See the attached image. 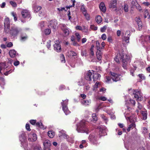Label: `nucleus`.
Segmentation results:
<instances>
[{
  "label": "nucleus",
  "mask_w": 150,
  "mask_h": 150,
  "mask_svg": "<svg viewBox=\"0 0 150 150\" xmlns=\"http://www.w3.org/2000/svg\"><path fill=\"white\" fill-rule=\"evenodd\" d=\"M41 8L42 7L40 6H35L34 8L35 11L36 12H37L39 11L41 9Z\"/></svg>",
  "instance_id": "obj_34"
},
{
  "label": "nucleus",
  "mask_w": 150,
  "mask_h": 150,
  "mask_svg": "<svg viewBox=\"0 0 150 150\" xmlns=\"http://www.w3.org/2000/svg\"><path fill=\"white\" fill-rule=\"evenodd\" d=\"M54 49L56 51L59 52L61 51V46L59 44V41L58 40L56 41L54 45Z\"/></svg>",
  "instance_id": "obj_8"
},
{
  "label": "nucleus",
  "mask_w": 150,
  "mask_h": 150,
  "mask_svg": "<svg viewBox=\"0 0 150 150\" xmlns=\"http://www.w3.org/2000/svg\"><path fill=\"white\" fill-rule=\"evenodd\" d=\"M57 24V21L55 19H54L50 21L48 26L49 28H53L54 30V31Z\"/></svg>",
  "instance_id": "obj_7"
},
{
  "label": "nucleus",
  "mask_w": 150,
  "mask_h": 150,
  "mask_svg": "<svg viewBox=\"0 0 150 150\" xmlns=\"http://www.w3.org/2000/svg\"><path fill=\"white\" fill-rule=\"evenodd\" d=\"M129 57L127 55L121 56L120 54H117L114 60L117 63H120V60H122L123 62V67H126L127 64V62L129 60Z\"/></svg>",
  "instance_id": "obj_1"
},
{
  "label": "nucleus",
  "mask_w": 150,
  "mask_h": 150,
  "mask_svg": "<svg viewBox=\"0 0 150 150\" xmlns=\"http://www.w3.org/2000/svg\"><path fill=\"white\" fill-rule=\"evenodd\" d=\"M96 47L97 50H101L102 48V47L100 48V44L98 41H96Z\"/></svg>",
  "instance_id": "obj_36"
},
{
  "label": "nucleus",
  "mask_w": 150,
  "mask_h": 150,
  "mask_svg": "<svg viewBox=\"0 0 150 150\" xmlns=\"http://www.w3.org/2000/svg\"><path fill=\"white\" fill-rule=\"evenodd\" d=\"M77 130L78 132H86L88 130L87 127V123L85 120L81 121L77 125Z\"/></svg>",
  "instance_id": "obj_2"
},
{
  "label": "nucleus",
  "mask_w": 150,
  "mask_h": 150,
  "mask_svg": "<svg viewBox=\"0 0 150 150\" xmlns=\"http://www.w3.org/2000/svg\"><path fill=\"white\" fill-rule=\"evenodd\" d=\"M37 139V135L35 134H33L31 136V138H29L28 139V141L32 142L35 141Z\"/></svg>",
  "instance_id": "obj_16"
},
{
  "label": "nucleus",
  "mask_w": 150,
  "mask_h": 150,
  "mask_svg": "<svg viewBox=\"0 0 150 150\" xmlns=\"http://www.w3.org/2000/svg\"><path fill=\"white\" fill-rule=\"evenodd\" d=\"M51 41L50 40H48L47 42V47L49 49L51 46Z\"/></svg>",
  "instance_id": "obj_49"
},
{
  "label": "nucleus",
  "mask_w": 150,
  "mask_h": 150,
  "mask_svg": "<svg viewBox=\"0 0 150 150\" xmlns=\"http://www.w3.org/2000/svg\"><path fill=\"white\" fill-rule=\"evenodd\" d=\"M13 46V44L11 42H8L6 45L7 47H12Z\"/></svg>",
  "instance_id": "obj_56"
},
{
  "label": "nucleus",
  "mask_w": 150,
  "mask_h": 150,
  "mask_svg": "<svg viewBox=\"0 0 150 150\" xmlns=\"http://www.w3.org/2000/svg\"><path fill=\"white\" fill-rule=\"evenodd\" d=\"M36 125L41 129H44L45 128L44 127V125L41 123V122H37L36 123Z\"/></svg>",
  "instance_id": "obj_24"
},
{
  "label": "nucleus",
  "mask_w": 150,
  "mask_h": 150,
  "mask_svg": "<svg viewBox=\"0 0 150 150\" xmlns=\"http://www.w3.org/2000/svg\"><path fill=\"white\" fill-rule=\"evenodd\" d=\"M83 28H82V31L83 32L87 33L88 31V29L85 26H83Z\"/></svg>",
  "instance_id": "obj_54"
},
{
  "label": "nucleus",
  "mask_w": 150,
  "mask_h": 150,
  "mask_svg": "<svg viewBox=\"0 0 150 150\" xmlns=\"http://www.w3.org/2000/svg\"><path fill=\"white\" fill-rule=\"evenodd\" d=\"M110 73L111 76V79L114 82H116L121 80L122 76L120 74L111 71L110 72Z\"/></svg>",
  "instance_id": "obj_4"
},
{
  "label": "nucleus",
  "mask_w": 150,
  "mask_h": 150,
  "mask_svg": "<svg viewBox=\"0 0 150 150\" xmlns=\"http://www.w3.org/2000/svg\"><path fill=\"white\" fill-rule=\"evenodd\" d=\"M64 33L65 34V35H68L69 33V31L68 29L67 28L65 29L62 30Z\"/></svg>",
  "instance_id": "obj_43"
},
{
  "label": "nucleus",
  "mask_w": 150,
  "mask_h": 150,
  "mask_svg": "<svg viewBox=\"0 0 150 150\" xmlns=\"http://www.w3.org/2000/svg\"><path fill=\"white\" fill-rule=\"evenodd\" d=\"M124 10L125 12H127L128 11V6L127 4H124Z\"/></svg>",
  "instance_id": "obj_41"
},
{
  "label": "nucleus",
  "mask_w": 150,
  "mask_h": 150,
  "mask_svg": "<svg viewBox=\"0 0 150 150\" xmlns=\"http://www.w3.org/2000/svg\"><path fill=\"white\" fill-rule=\"evenodd\" d=\"M135 127V123H132L130 125H129V127H128L127 129V131L128 132L129 131L130 129L132 128V127Z\"/></svg>",
  "instance_id": "obj_33"
},
{
  "label": "nucleus",
  "mask_w": 150,
  "mask_h": 150,
  "mask_svg": "<svg viewBox=\"0 0 150 150\" xmlns=\"http://www.w3.org/2000/svg\"><path fill=\"white\" fill-rule=\"evenodd\" d=\"M43 145L45 149L49 150V148L51 145L50 141L49 140H46L43 142Z\"/></svg>",
  "instance_id": "obj_12"
},
{
  "label": "nucleus",
  "mask_w": 150,
  "mask_h": 150,
  "mask_svg": "<svg viewBox=\"0 0 150 150\" xmlns=\"http://www.w3.org/2000/svg\"><path fill=\"white\" fill-rule=\"evenodd\" d=\"M4 26L5 32L6 33H8L9 32L10 27L9 19L8 18H6L4 20Z\"/></svg>",
  "instance_id": "obj_6"
},
{
  "label": "nucleus",
  "mask_w": 150,
  "mask_h": 150,
  "mask_svg": "<svg viewBox=\"0 0 150 150\" xmlns=\"http://www.w3.org/2000/svg\"><path fill=\"white\" fill-rule=\"evenodd\" d=\"M101 117L105 121H107L108 120V118L105 116L104 115H101Z\"/></svg>",
  "instance_id": "obj_55"
},
{
  "label": "nucleus",
  "mask_w": 150,
  "mask_h": 150,
  "mask_svg": "<svg viewBox=\"0 0 150 150\" xmlns=\"http://www.w3.org/2000/svg\"><path fill=\"white\" fill-rule=\"evenodd\" d=\"M107 26L106 25H104L103 27L100 28V31L102 32H105L106 30L107 29Z\"/></svg>",
  "instance_id": "obj_46"
},
{
  "label": "nucleus",
  "mask_w": 150,
  "mask_h": 150,
  "mask_svg": "<svg viewBox=\"0 0 150 150\" xmlns=\"http://www.w3.org/2000/svg\"><path fill=\"white\" fill-rule=\"evenodd\" d=\"M100 99L101 100L105 101L107 100V98L104 96H101Z\"/></svg>",
  "instance_id": "obj_58"
},
{
  "label": "nucleus",
  "mask_w": 150,
  "mask_h": 150,
  "mask_svg": "<svg viewBox=\"0 0 150 150\" xmlns=\"http://www.w3.org/2000/svg\"><path fill=\"white\" fill-rule=\"evenodd\" d=\"M135 20L137 23L139 28H142V23L141 18H139L136 17L135 18Z\"/></svg>",
  "instance_id": "obj_18"
},
{
  "label": "nucleus",
  "mask_w": 150,
  "mask_h": 150,
  "mask_svg": "<svg viewBox=\"0 0 150 150\" xmlns=\"http://www.w3.org/2000/svg\"><path fill=\"white\" fill-rule=\"evenodd\" d=\"M144 40L145 41L148 42L150 44V36H146Z\"/></svg>",
  "instance_id": "obj_42"
},
{
  "label": "nucleus",
  "mask_w": 150,
  "mask_h": 150,
  "mask_svg": "<svg viewBox=\"0 0 150 150\" xmlns=\"http://www.w3.org/2000/svg\"><path fill=\"white\" fill-rule=\"evenodd\" d=\"M83 14L87 20L88 21L90 19V16L87 12H84Z\"/></svg>",
  "instance_id": "obj_37"
},
{
  "label": "nucleus",
  "mask_w": 150,
  "mask_h": 150,
  "mask_svg": "<svg viewBox=\"0 0 150 150\" xmlns=\"http://www.w3.org/2000/svg\"><path fill=\"white\" fill-rule=\"evenodd\" d=\"M91 28L93 30H97V27L95 26L94 25H91L90 26Z\"/></svg>",
  "instance_id": "obj_47"
},
{
  "label": "nucleus",
  "mask_w": 150,
  "mask_h": 150,
  "mask_svg": "<svg viewBox=\"0 0 150 150\" xmlns=\"http://www.w3.org/2000/svg\"><path fill=\"white\" fill-rule=\"evenodd\" d=\"M101 75L100 74H93V75L92 76L93 81L95 82L96 80L99 79Z\"/></svg>",
  "instance_id": "obj_17"
},
{
  "label": "nucleus",
  "mask_w": 150,
  "mask_h": 150,
  "mask_svg": "<svg viewBox=\"0 0 150 150\" xmlns=\"http://www.w3.org/2000/svg\"><path fill=\"white\" fill-rule=\"evenodd\" d=\"M92 117L93 118L92 120L93 122H95L97 120V117L95 113H93L92 114Z\"/></svg>",
  "instance_id": "obj_28"
},
{
  "label": "nucleus",
  "mask_w": 150,
  "mask_h": 150,
  "mask_svg": "<svg viewBox=\"0 0 150 150\" xmlns=\"http://www.w3.org/2000/svg\"><path fill=\"white\" fill-rule=\"evenodd\" d=\"M68 53L69 54V55L70 57L74 56L77 55V54L76 52L72 51H70Z\"/></svg>",
  "instance_id": "obj_27"
},
{
  "label": "nucleus",
  "mask_w": 150,
  "mask_h": 150,
  "mask_svg": "<svg viewBox=\"0 0 150 150\" xmlns=\"http://www.w3.org/2000/svg\"><path fill=\"white\" fill-rule=\"evenodd\" d=\"M135 6L137 10L139 11H140L141 10V7L139 4H137Z\"/></svg>",
  "instance_id": "obj_59"
},
{
  "label": "nucleus",
  "mask_w": 150,
  "mask_h": 150,
  "mask_svg": "<svg viewBox=\"0 0 150 150\" xmlns=\"http://www.w3.org/2000/svg\"><path fill=\"white\" fill-rule=\"evenodd\" d=\"M11 15L14 17V20L15 21H17V16L16 13L14 12H11Z\"/></svg>",
  "instance_id": "obj_32"
},
{
  "label": "nucleus",
  "mask_w": 150,
  "mask_h": 150,
  "mask_svg": "<svg viewBox=\"0 0 150 150\" xmlns=\"http://www.w3.org/2000/svg\"><path fill=\"white\" fill-rule=\"evenodd\" d=\"M149 15V11L147 9L145 10L144 13V18H146Z\"/></svg>",
  "instance_id": "obj_40"
},
{
  "label": "nucleus",
  "mask_w": 150,
  "mask_h": 150,
  "mask_svg": "<svg viewBox=\"0 0 150 150\" xmlns=\"http://www.w3.org/2000/svg\"><path fill=\"white\" fill-rule=\"evenodd\" d=\"M137 4L136 0H133L131 3L132 8H134Z\"/></svg>",
  "instance_id": "obj_30"
},
{
  "label": "nucleus",
  "mask_w": 150,
  "mask_h": 150,
  "mask_svg": "<svg viewBox=\"0 0 150 150\" xmlns=\"http://www.w3.org/2000/svg\"><path fill=\"white\" fill-rule=\"evenodd\" d=\"M48 135L50 138H53L55 135L54 132L52 131H50L48 132Z\"/></svg>",
  "instance_id": "obj_23"
},
{
  "label": "nucleus",
  "mask_w": 150,
  "mask_h": 150,
  "mask_svg": "<svg viewBox=\"0 0 150 150\" xmlns=\"http://www.w3.org/2000/svg\"><path fill=\"white\" fill-rule=\"evenodd\" d=\"M9 67L7 66L6 63H0V73H1V71L3 69L8 70Z\"/></svg>",
  "instance_id": "obj_13"
},
{
  "label": "nucleus",
  "mask_w": 150,
  "mask_h": 150,
  "mask_svg": "<svg viewBox=\"0 0 150 150\" xmlns=\"http://www.w3.org/2000/svg\"><path fill=\"white\" fill-rule=\"evenodd\" d=\"M92 72L91 70H89L85 75V78L86 80L91 81L92 80V78L93 76L92 73L93 74L94 71L92 70Z\"/></svg>",
  "instance_id": "obj_11"
},
{
  "label": "nucleus",
  "mask_w": 150,
  "mask_h": 150,
  "mask_svg": "<svg viewBox=\"0 0 150 150\" xmlns=\"http://www.w3.org/2000/svg\"><path fill=\"white\" fill-rule=\"evenodd\" d=\"M130 32L129 30H127L125 32V36H130Z\"/></svg>",
  "instance_id": "obj_60"
},
{
  "label": "nucleus",
  "mask_w": 150,
  "mask_h": 150,
  "mask_svg": "<svg viewBox=\"0 0 150 150\" xmlns=\"http://www.w3.org/2000/svg\"><path fill=\"white\" fill-rule=\"evenodd\" d=\"M9 3L13 7H16L17 6V4L14 1H9Z\"/></svg>",
  "instance_id": "obj_35"
},
{
  "label": "nucleus",
  "mask_w": 150,
  "mask_h": 150,
  "mask_svg": "<svg viewBox=\"0 0 150 150\" xmlns=\"http://www.w3.org/2000/svg\"><path fill=\"white\" fill-rule=\"evenodd\" d=\"M76 29L78 30H80L82 31V27L79 25H77L76 27Z\"/></svg>",
  "instance_id": "obj_53"
},
{
  "label": "nucleus",
  "mask_w": 150,
  "mask_h": 150,
  "mask_svg": "<svg viewBox=\"0 0 150 150\" xmlns=\"http://www.w3.org/2000/svg\"><path fill=\"white\" fill-rule=\"evenodd\" d=\"M82 103L84 105L86 106L90 104L91 103V100L90 99L88 100H83L82 102Z\"/></svg>",
  "instance_id": "obj_22"
},
{
  "label": "nucleus",
  "mask_w": 150,
  "mask_h": 150,
  "mask_svg": "<svg viewBox=\"0 0 150 150\" xmlns=\"http://www.w3.org/2000/svg\"><path fill=\"white\" fill-rule=\"evenodd\" d=\"M80 9L81 11L83 13L84 12H87V10L85 6L83 4L81 6Z\"/></svg>",
  "instance_id": "obj_29"
},
{
  "label": "nucleus",
  "mask_w": 150,
  "mask_h": 150,
  "mask_svg": "<svg viewBox=\"0 0 150 150\" xmlns=\"http://www.w3.org/2000/svg\"><path fill=\"white\" fill-rule=\"evenodd\" d=\"M34 150H41V148L38 146H35L34 148Z\"/></svg>",
  "instance_id": "obj_64"
},
{
  "label": "nucleus",
  "mask_w": 150,
  "mask_h": 150,
  "mask_svg": "<svg viewBox=\"0 0 150 150\" xmlns=\"http://www.w3.org/2000/svg\"><path fill=\"white\" fill-rule=\"evenodd\" d=\"M20 31V30L17 28H12L10 30V34L14 37L17 35Z\"/></svg>",
  "instance_id": "obj_9"
},
{
  "label": "nucleus",
  "mask_w": 150,
  "mask_h": 150,
  "mask_svg": "<svg viewBox=\"0 0 150 150\" xmlns=\"http://www.w3.org/2000/svg\"><path fill=\"white\" fill-rule=\"evenodd\" d=\"M59 26L62 30L67 28L66 25L64 24H59Z\"/></svg>",
  "instance_id": "obj_38"
},
{
  "label": "nucleus",
  "mask_w": 150,
  "mask_h": 150,
  "mask_svg": "<svg viewBox=\"0 0 150 150\" xmlns=\"http://www.w3.org/2000/svg\"><path fill=\"white\" fill-rule=\"evenodd\" d=\"M44 32L45 35H47L50 34L51 31L50 29H46L45 30Z\"/></svg>",
  "instance_id": "obj_39"
},
{
  "label": "nucleus",
  "mask_w": 150,
  "mask_h": 150,
  "mask_svg": "<svg viewBox=\"0 0 150 150\" xmlns=\"http://www.w3.org/2000/svg\"><path fill=\"white\" fill-rule=\"evenodd\" d=\"M129 101L130 102V103L132 104L134 106H135L136 102L134 100L132 99H130L129 100Z\"/></svg>",
  "instance_id": "obj_51"
},
{
  "label": "nucleus",
  "mask_w": 150,
  "mask_h": 150,
  "mask_svg": "<svg viewBox=\"0 0 150 150\" xmlns=\"http://www.w3.org/2000/svg\"><path fill=\"white\" fill-rule=\"evenodd\" d=\"M129 36H125V42L128 43L129 42Z\"/></svg>",
  "instance_id": "obj_48"
},
{
  "label": "nucleus",
  "mask_w": 150,
  "mask_h": 150,
  "mask_svg": "<svg viewBox=\"0 0 150 150\" xmlns=\"http://www.w3.org/2000/svg\"><path fill=\"white\" fill-rule=\"evenodd\" d=\"M19 61H17L14 62L13 64L15 66H17L19 64Z\"/></svg>",
  "instance_id": "obj_63"
},
{
  "label": "nucleus",
  "mask_w": 150,
  "mask_h": 150,
  "mask_svg": "<svg viewBox=\"0 0 150 150\" xmlns=\"http://www.w3.org/2000/svg\"><path fill=\"white\" fill-rule=\"evenodd\" d=\"M96 55L97 59L98 60H101L102 58V53L101 50H97Z\"/></svg>",
  "instance_id": "obj_14"
},
{
  "label": "nucleus",
  "mask_w": 150,
  "mask_h": 150,
  "mask_svg": "<svg viewBox=\"0 0 150 150\" xmlns=\"http://www.w3.org/2000/svg\"><path fill=\"white\" fill-rule=\"evenodd\" d=\"M75 35L76 36L77 38V41L78 42H79L80 40L81 39V36L80 35L79 33H75Z\"/></svg>",
  "instance_id": "obj_44"
},
{
  "label": "nucleus",
  "mask_w": 150,
  "mask_h": 150,
  "mask_svg": "<svg viewBox=\"0 0 150 150\" xmlns=\"http://www.w3.org/2000/svg\"><path fill=\"white\" fill-rule=\"evenodd\" d=\"M95 20L96 22L98 24L100 23L102 21L101 16L100 15L97 16L96 17Z\"/></svg>",
  "instance_id": "obj_20"
},
{
  "label": "nucleus",
  "mask_w": 150,
  "mask_h": 150,
  "mask_svg": "<svg viewBox=\"0 0 150 150\" xmlns=\"http://www.w3.org/2000/svg\"><path fill=\"white\" fill-rule=\"evenodd\" d=\"M16 53V52L14 50H11L9 52L10 57L12 58H13L15 57Z\"/></svg>",
  "instance_id": "obj_19"
},
{
  "label": "nucleus",
  "mask_w": 150,
  "mask_h": 150,
  "mask_svg": "<svg viewBox=\"0 0 150 150\" xmlns=\"http://www.w3.org/2000/svg\"><path fill=\"white\" fill-rule=\"evenodd\" d=\"M138 76L140 78L139 82H142V80H145L146 79V77L144 75L142 74H140L138 75Z\"/></svg>",
  "instance_id": "obj_21"
},
{
  "label": "nucleus",
  "mask_w": 150,
  "mask_h": 150,
  "mask_svg": "<svg viewBox=\"0 0 150 150\" xmlns=\"http://www.w3.org/2000/svg\"><path fill=\"white\" fill-rule=\"evenodd\" d=\"M2 49H6L7 47L6 45L4 44H2L0 45Z\"/></svg>",
  "instance_id": "obj_61"
},
{
  "label": "nucleus",
  "mask_w": 150,
  "mask_h": 150,
  "mask_svg": "<svg viewBox=\"0 0 150 150\" xmlns=\"http://www.w3.org/2000/svg\"><path fill=\"white\" fill-rule=\"evenodd\" d=\"M68 102V100H65L64 101L63 100V101L61 103L62 106V110L66 115L70 113V111L68 110L67 107Z\"/></svg>",
  "instance_id": "obj_3"
},
{
  "label": "nucleus",
  "mask_w": 150,
  "mask_h": 150,
  "mask_svg": "<svg viewBox=\"0 0 150 150\" xmlns=\"http://www.w3.org/2000/svg\"><path fill=\"white\" fill-rule=\"evenodd\" d=\"M142 114L143 116V119L144 120H146L147 118V113L146 112L142 111Z\"/></svg>",
  "instance_id": "obj_26"
},
{
  "label": "nucleus",
  "mask_w": 150,
  "mask_h": 150,
  "mask_svg": "<svg viewBox=\"0 0 150 150\" xmlns=\"http://www.w3.org/2000/svg\"><path fill=\"white\" fill-rule=\"evenodd\" d=\"M116 5H115L112 3L110 2V4L109 5V6L110 8H114L116 7Z\"/></svg>",
  "instance_id": "obj_45"
},
{
  "label": "nucleus",
  "mask_w": 150,
  "mask_h": 150,
  "mask_svg": "<svg viewBox=\"0 0 150 150\" xmlns=\"http://www.w3.org/2000/svg\"><path fill=\"white\" fill-rule=\"evenodd\" d=\"M25 128L28 131H30L31 129L30 128V126L29 124H27L25 125Z\"/></svg>",
  "instance_id": "obj_52"
},
{
  "label": "nucleus",
  "mask_w": 150,
  "mask_h": 150,
  "mask_svg": "<svg viewBox=\"0 0 150 150\" xmlns=\"http://www.w3.org/2000/svg\"><path fill=\"white\" fill-rule=\"evenodd\" d=\"M6 71L4 73V74L5 76H7L8 74L12 73L13 71V70L12 69H10L9 67V69H8V70Z\"/></svg>",
  "instance_id": "obj_25"
},
{
  "label": "nucleus",
  "mask_w": 150,
  "mask_h": 150,
  "mask_svg": "<svg viewBox=\"0 0 150 150\" xmlns=\"http://www.w3.org/2000/svg\"><path fill=\"white\" fill-rule=\"evenodd\" d=\"M133 94L134 95V97L136 100L138 101H142L143 98L141 94L140 91L138 90H134L133 92Z\"/></svg>",
  "instance_id": "obj_5"
},
{
  "label": "nucleus",
  "mask_w": 150,
  "mask_h": 150,
  "mask_svg": "<svg viewBox=\"0 0 150 150\" xmlns=\"http://www.w3.org/2000/svg\"><path fill=\"white\" fill-rule=\"evenodd\" d=\"M36 120H30V123L32 125H34L35 124L36 125Z\"/></svg>",
  "instance_id": "obj_50"
},
{
  "label": "nucleus",
  "mask_w": 150,
  "mask_h": 150,
  "mask_svg": "<svg viewBox=\"0 0 150 150\" xmlns=\"http://www.w3.org/2000/svg\"><path fill=\"white\" fill-rule=\"evenodd\" d=\"M101 38L103 40H105L106 38V35L105 34H102L101 35Z\"/></svg>",
  "instance_id": "obj_57"
},
{
  "label": "nucleus",
  "mask_w": 150,
  "mask_h": 150,
  "mask_svg": "<svg viewBox=\"0 0 150 150\" xmlns=\"http://www.w3.org/2000/svg\"><path fill=\"white\" fill-rule=\"evenodd\" d=\"M22 17L23 18H29L30 17L29 12L27 10H23L21 12Z\"/></svg>",
  "instance_id": "obj_10"
},
{
  "label": "nucleus",
  "mask_w": 150,
  "mask_h": 150,
  "mask_svg": "<svg viewBox=\"0 0 150 150\" xmlns=\"http://www.w3.org/2000/svg\"><path fill=\"white\" fill-rule=\"evenodd\" d=\"M143 4L145 6H149L150 5V3L149 2H144L143 3Z\"/></svg>",
  "instance_id": "obj_62"
},
{
  "label": "nucleus",
  "mask_w": 150,
  "mask_h": 150,
  "mask_svg": "<svg viewBox=\"0 0 150 150\" xmlns=\"http://www.w3.org/2000/svg\"><path fill=\"white\" fill-rule=\"evenodd\" d=\"M99 8L100 10L103 13H105L106 11V8L104 3L103 2L100 3L99 5Z\"/></svg>",
  "instance_id": "obj_15"
},
{
  "label": "nucleus",
  "mask_w": 150,
  "mask_h": 150,
  "mask_svg": "<svg viewBox=\"0 0 150 150\" xmlns=\"http://www.w3.org/2000/svg\"><path fill=\"white\" fill-rule=\"evenodd\" d=\"M28 38V36L26 34L24 36L22 35L21 36V40L22 41H25Z\"/></svg>",
  "instance_id": "obj_31"
}]
</instances>
